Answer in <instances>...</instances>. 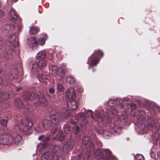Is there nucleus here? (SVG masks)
I'll list each match as a JSON object with an SVG mask.
<instances>
[{
  "instance_id": "f257e3e1",
  "label": "nucleus",
  "mask_w": 160,
  "mask_h": 160,
  "mask_svg": "<svg viewBox=\"0 0 160 160\" xmlns=\"http://www.w3.org/2000/svg\"><path fill=\"white\" fill-rule=\"evenodd\" d=\"M32 125L31 120L28 119L25 121H21L14 127V129L18 133L26 134L30 130Z\"/></svg>"
},
{
  "instance_id": "f03ea898",
  "label": "nucleus",
  "mask_w": 160,
  "mask_h": 160,
  "mask_svg": "<svg viewBox=\"0 0 160 160\" xmlns=\"http://www.w3.org/2000/svg\"><path fill=\"white\" fill-rule=\"evenodd\" d=\"M103 55V52L99 49L95 50V53H93L88 58V63L93 66L96 65L99 62V58H101Z\"/></svg>"
},
{
  "instance_id": "7ed1b4c3",
  "label": "nucleus",
  "mask_w": 160,
  "mask_h": 160,
  "mask_svg": "<svg viewBox=\"0 0 160 160\" xmlns=\"http://www.w3.org/2000/svg\"><path fill=\"white\" fill-rule=\"evenodd\" d=\"M50 119L52 122L54 124H59L62 121V117L60 111L55 109H52L50 115Z\"/></svg>"
},
{
  "instance_id": "20e7f679",
  "label": "nucleus",
  "mask_w": 160,
  "mask_h": 160,
  "mask_svg": "<svg viewBox=\"0 0 160 160\" xmlns=\"http://www.w3.org/2000/svg\"><path fill=\"white\" fill-rule=\"evenodd\" d=\"M13 142L12 136L6 133L0 134V149H2L3 145H9L12 144Z\"/></svg>"
},
{
  "instance_id": "39448f33",
  "label": "nucleus",
  "mask_w": 160,
  "mask_h": 160,
  "mask_svg": "<svg viewBox=\"0 0 160 160\" xmlns=\"http://www.w3.org/2000/svg\"><path fill=\"white\" fill-rule=\"evenodd\" d=\"M16 36L14 34H12L9 36L8 38V45L9 49L8 48L7 49H9L10 50H12L14 49L15 47L18 45V43L17 41H16Z\"/></svg>"
},
{
  "instance_id": "423d86ee",
  "label": "nucleus",
  "mask_w": 160,
  "mask_h": 160,
  "mask_svg": "<svg viewBox=\"0 0 160 160\" xmlns=\"http://www.w3.org/2000/svg\"><path fill=\"white\" fill-rule=\"evenodd\" d=\"M102 158L97 160H117L111 155V153L109 150L107 149L102 150L100 153Z\"/></svg>"
},
{
  "instance_id": "0eeeda50",
  "label": "nucleus",
  "mask_w": 160,
  "mask_h": 160,
  "mask_svg": "<svg viewBox=\"0 0 160 160\" xmlns=\"http://www.w3.org/2000/svg\"><path fill=\"white\" fill-rule=\"evenodd\" d=\"M83 111V112L79 113L78 116H75L74 117V119L71 122L72 124L77 122L79 119H80L82 121V125H84L87 123V121L85 116L84 112H85V109H84Z\"/></svg>"
},
{
  "instance_id": "6e6552de",
  "label": "nucleus",
  "mask_w": 160,
  "mask_h": 160,
  "mask_svg": "<svg viewBox=\"0 0 160 160\" xmlns=\"http://www.w3.org/2000/svg\"><path fill=\"white\" fill-rule=\"evenodd\" d=\"M51 69L53 74L56 76L57 78L59 77L58 79H61L64 77L65 72L63 69H61L60 70L58 68L56 67H52Z\"/></svg>"
},
{
  "instance_id": "1a4fd4ad",
  "label": "nucleus",
  "mask_w": 160,
  "mask_h": 160,
  "mask_svg": "<svg viewBox=\"0 0 160 160\" xmlns=\"http://www.w3.org/2000/svg\"><path fill=\"white\" fill-rule=\"evenodd\" d=\"M86 113L88 115H90L91 118L93 120H97V122L98 123H102L103 120V118L100 112H98L96 113L95 117L93 116V112L91 110H87Z\"/></svg>"
},
{
  "instance_id": "9d476101",
  "label": "nucleus",
  "mask_w": 160,
  "mask_h": 160,
  "mask_svg": "<svg viewBox=\"0 0 160 160\" xmlns=\"http://www.w3.org/2000/svg\"><path fill=\"white\" fill-rule=\"evenodd\" d=\"M40 95L37 94L38 97V100L34 103V105L37 107L40 104L42 106H46L48 103L47 100L42 94L40 93Z\"/></svg>"
},
{
  "instance_id": "9b49d317",
  "label": "nucleus",
  "mask_w": 160,
  "mask_h": 160,
  "mask_svg": "<svg viewBox=\"0 0 160 160\" xmlns=\"http://www.w3.org/2000/svg\"><path fill=\"white\" fill-rule=\"evenodd\" d=\"M51 134L53 135L56 132L57 133L56 137H55V139H57L58 140L62 141L64 138V136L62 132L60 130H58L57 128H55L51 130L50 131Z\"/></svg>"
},
{
  "instance_id": "f8f14e48",
  "label": "nucleus",
  "mask_w": 160,
  "mask_h": 160,
  "mask_svg": "<svg viewBox=\"0 0 160 160\" xmlns=\"http://www.w3.org/2000/svg\"><path fill=\"white\" fill-rule=\"evenodd\" d=\"M27 44L30 47L32 48V50L37 47V41L36 39L34 38H28Z\"/></svg>"
},
{
  "instance_id": "ddd939ff",
  "label": "nucleus",
  "mask_w": 160,
  "mask_h": 160,
  "mask_svg": "<svg viewBox=\"0 0 160 160\" xmlns=\"http://www.w3.org/2000/svg\"><path fill=\"white\" fill-rule=\"evenodd\" d=\"M67 107L70 110L76 109L78 106V101L74 99H72L68 102L67 103Z\"/></svg>"
},
{
  "instance_id": "4468645a",
  "label": "nucleus",
  "mask_w": 160,
  "mask_h": 160,
  "mask_svg": "<svg viewBox=\"0 0 160 160\" xmlns=\"http://www.w3.org/2000/svg\"><path fill=\"white\" fill-rule=\"evenodd\" d=\"M66 96L69 99H74L75 98L76 94L74 89L72 88H69L67 91Z\"/></svg>"
},
{
  "instance_id": "2eb2a0df",
  "label": "nucleus",
  "mask_w": 160,
  "mask_h": 160,
  "mask_svg": "<svg viewBox=\"0 0 160 160\" xmlns=\"http://www.w3.org/2000/svg\"><path fill=\"white\" fill-rule=\"evenodd\" d=\"M14 104L16 107L18 108H22L23 107L25 109H27L29 108V106H24V105L22 101L20 99H17L15 100Z\"/></svg>"
},
{
  "instance_id": "dca6fc26",
  "label": "nucleus",
  "mask_w": 160,
  "mask_h": 160,
  "mask_svg": "<svg viewBox=\"0 0 160 160\" xmlns=\"http://www.w3.org/2000/svg\"><path fill=\"white\" fill-rule=\"evenodd\" d=\"M10 75L8 77H7V75L4 76L5 79H6L7 80H8L9 79L11 78H16L17 77V75L18 74V72L16 70L14 69L10 71Z\"/></svg>"
},
{
  "instance_id": "f3484780",
  "label": "nucleus",
  "mask_w": 160,
  "mask_h": 160,
  "mask_svg": "<svg viewBox=\"0 0 160 160\" xmlns=\"http://www.w3.org/2000/svg\"><path fill=\"white\" fill-rule=\"evenodd\" d=\"M106 112L108 115V117L112 118L116 114L117 110L114 107H111L110 109L107 110Z\"/></svg>"
},
{
  "instance_id": "a211bd4d",
  "label": "nucleus",
  "mask_w": 160,
  "mask_h": 160,
  "mask_svg": "<svg viewBox=\"0 0 160 160\" xmlns=\"http://www.w3.org/2000/svg\"><path fill=\"white\" fill-rule=\"evenodd\" d=\"M51 122L49 120L44 119L42 123L43 128L46 130L49 129L51 126Z\"/></svg>"
},
{
  "instance_id": "6ab92c4d",
  "label": "nucleus",
  "mask_w": 160,
  "mask_h": 160,
  "mask_svg": "<svg viewBox=\"0 0 160 160\" xmlns=\"http://www.w3.org/2000/svg\"><path fill=\"white\" fill-rule=\"evenodd\" d=\"M15 144L17 145H21L23 143L21 136L19 135H17L14 138Z\"/></svg>"
},
{
  "instance_id": "aec40b11",
  "label": "nucleus",
  "mask_w": 160,
  "mask_h": 160,
  "mask_svg": "<svg viewBox=\"0 0 160 160\" xmlns=\"http://www.w3.org/2000/svg\"><path fill=\"white\" fill-rule=\"evenodd\" d=\"M6 32L13 31L14 29V25L12 24H6L4 28Z\"/></svg>"
},
{
  "instance_id": "412c9836",
  "label": "nucleus",
  "mask_w": 160,
  "mask_h": 160,
  "mask_svg": "<svg viewBox=\"0 0 160 160\" xmlns=\"http://www.w3.org/2000/svg\"><path fill=\"white\" fill-rule=\"evenodd\" d=\"M2 57L6 60H8L12 58V55L11 53L8 52L7 50L4 51L2 52Z\"/></svg>"
},
{
  "instance_id": "4be33fe9",
  "label": "nucleus",
  "mask_w": 160,
  "mask_h": 160,
  "mask_svg": "<svg viewBox=\"0 0 160 160\" xmlns=\"http://www.w3.org/2000/svg\"><path fill=\"white\" fill-rule=\"evenodd\" d=\"M10 15L12 19L16 20L18 17V15L16 11L13 9H11L10 12Z\"/></svg>"
},
{
  "instance_id": "5701e85b",
  "label": "nucleus",
  "mask_w": 160,
  "mask_h": 160,
  "mask_svg": "<svg viewBox=\"0 0 160 160\" xmlns=\"http://www.w3.org/2000/svg\"><path fill=\"white\" fill-rule=\"evenodd\" d=\"M46 65V61L44 60H39L37 63V67L40 69H42Z\"/></svg>"
},
{
  "instance_id": "b1692460",
  "label": "nucleus",
  "mask_w": 160,
  "mask_h": 160,
  "mask_svg": "<svg viewBox=\"0 0 160 160\" xmlns=\"http://www.w3.org/2000/svg\"><path fill=\"white\" fill-rule=\"evenodd\" d=\"M46 53L44 50H42L39 52L37 54V57L42 58H44L46 57Z\"/></svg>"
},
{
  "instance_id": "393cba45",
  "label": "nucleus",
  "mask_w": 160,
  "mask_h": 160,
  "mask_svg": "<svg viewBox=\"0 0 160 160\" xmlns=\"http://www.w3.org/2000/svg\"><path fill=\"white\" fill-rule=\"evenodd\" d=\"M35 97V95L34 93H28L26 96L25 100L28 101V100H32Z\"/></svg>"
},
{
  "instance_id": "a878e982",
  "label": "nucleus",
  "mask_w": 160,
  "mask_h": 160,
  "mask_svg": "<svg viewBox=\"0 0 160 160\" xmlns=\"http://www.w3.org/2000/svg\"><path fill=\"white\" fill-rule=\"evenodd\" d=\"M47 38V36L46 34H44V38H41L38 40V43L41 46H42L45 43V40Z\"/></svg>"
},
{
  "instance_id": "bb28decb",
  "label": "nucleus",
  "mask_w": 160,
  "mask_h": 160,
  "mask_svg": "<svg viewBox=\"0 0 160 160\" xmlns=\"http://www.w3.org/2000/svg\"><path fill=\"white\" fill-rule=\"evenodd\" d=\"M66 81L68 83L72 84L75 82V80L73 77L69 76L66 78Z\"/></svg>"
},
{
  "instance_id": "cd10ccee",
  "label": "nucleus",
  "mask_w": 160,
  "mask_h": 160,
  "mask_svg": "<svg viewBox=\"0 0 160 160\" xmlns=\"http://www.w3.org/2000/svg\"><path fill=\"white\" fill-rule=\"evenodd\" d=\"M62 115L64 118H66L69 116V113L66 109L64 108L62 109Z\"/></svg>"
},
{
  "instance_id": "c85d7f7f",
  "label": "nucleus",
  "mask_w": 160,
  "mask_h": 160,
  "mask_svg": "<svg viewBox=\"0 0 160 160\" xmlns=\"http://www.w3.org/2000/svg\"><path fill=\"white\" fill-rule=\"evenodd\" d=\"M89 140V138L88 136H87L85 137L83 139L82 141V144L84 146L87 145V144H88V142Z\"/></svg>"
},
{
  "instance_id": "c756f323",
  "label": "nucleus",
  "mask_w": 160,
  "mask_h": 160,
  "mask_svg": "<svg viewBox=\"0 0 160 160\" xmlns=\"http://www.w3.org/2000/svg\"><path fill=\"white\" fill-rule=\"evenodd\" d=\"M29 32L30 34H34L37 33L38 32L35 28L32 27L30 28Z\"/></svg>"
},
{
  "instance_id": "7c9ffc66",
  "label": "nucleus",
  "mask_w": 160,
  "mask_h": 160,
  "mask_svg": "<svg viewBox=\"0 0 160 160\" xmlns=\"http://www.w3.org/2000/svg\"><path fill=\"white\" fill-rule=\"evenodd\" d=\"M128 119L127 115L126 113H125V114L122 115L120 117V120L122 122H123L124 123Z\"/></svg>"
},
{
  "instance_id": "2f4dec72",
  "label": "nucleus",
  "mask_w": 160,
  "mask_h": 160,
  "mask_svg": "<svg viewBox=\"0 0 160 160\" xmlns=\"http://www.w3.org/2000/svg\"><path fill=\"white\" fill-rule=\"evenodd\" d=\"M121 128L119 126H116L114 128V131L116 133L120 134L121 132Z\"/></svg>"
},
{
  "instance_id": "473e14b6",
  "label": "nucleus",
  "mask_w": 160,
  "mask_h": 160,
  "mask_svg": "<svg viewBox=\"0 0 160 160\" xmlns=\"http://www.w3.org/2000/svg\"><path fill=\"white\" fill-rule=\"evenodd\" d=\"M50 155V152H46L42 156V159H43V158H44L45 159H48L49 158Z\"/></svg>"
},
{
  "instance_id": "72a5a7b5",
  "label": "nucleus",
  "mask_w": 160,
  "mask_h": 160,
  "mask_svg": "<svg viewBox=\"0 0 160 160\" xmlns=\"http://www.w3.org/2000/svg\"><path fill=\"white\" fill-rule=\"evenodd\" d=\"M88 143L89 144V146L88 147L87 146V148L89 149L90 151H93L94 148V144L91 142H89Z\"/></svg>"
},
{
  "instance_id": "f704fd0d",
  "label": "nucleus",
  "mask_w": 160,
  "mask_h": 160,
  "mask_svg": "<svg viewBox=\"0 0 160 160\" xmlns=\"http://www.w3.org/2000/svg\"><path fill=\"white\" fill-rule=\"evenodd\" d=\"M136 160H144V158L143 155L140 154H138L135 157Z\"/></svg>"
},
{
  "instance_id": "c9c22d12",
  "label": "nucleus",
  "mask_w": 160,
  "mask_h": 160,
  "mask_svg": "<svg viewBox=\"0 0 160 160\" xmlns=\"http://www.w3.org/2000/svg\"><path fill=\"white\" fill-rule=\"evenodd\" d=\"M57 88L58 90L60 92H63L64 90V88L62 85L59 84L57 85Z\"/></svg>"
},
{
  "instance_id": "e433bc0d",
  "label": "nucleus",
  "mask_w": 160,
  "mask_h": 160,
  "mask_svg": "<svg viewBox=\"0 0 160 160\" xmlns=\"http://www.w3.org/2000/svg\"><path fill=\"white\" fill-rule=\"evenodd\" d=\"M72 128L73 130H75L74 133L75 134H78L79 132V127L78 126H75L74 127H73Z\"/></svg>"
},
{
  "instance_id": "4c0bfd02",
  "label": "nucleus",
  "mask_w": 160,
  "mask_h": 160,
  "mask_svg": "<svg viewBox=\"0 0 160 160\" xmlns=\"http://www.w3.org/2000/svg\"><path fill=\"white\" fill-rule=\"evenodd\" d=\"M111 134V133L109 132L107 130L104 131L103 135L106 138H108V137L110 136Z\"/></svg>"
},
{
  "instance_id": "58836bf2",
  "label": "nucleus",
  "mask_w": 160,
  "mask_h": 160,
  "mask_svg": "<svg viewBox=\"0 0 160 160\" xmlns=\"http://www.w3.org/2000/svg\"><path fill=\"white\" fill-rule=\"evenodd\" d=\"M131 113L134 115L137 116L139 113V111L137 109L132 110L131 111Z\"/></svg>"
},
{
  "instance_id": "ea45409f",
  "label": "nucleus",
  "mask_w": 160,
  "mask_h": 160,
  "mask_svg": "<svg viewBox=\"0 0 160 160\" xmlns=\"http://www.w3.org/2000/svg\"><path fill=\"white\" fill-rule=\"evenodd\" d=\"M64 131L67 134H69L70 132V128L68 126L66 125L64 127Z\"/></svg>"
},
{
  "instance_id": "a19ab883",
  "label": "nucleus",
  "mask_w": 160,
  "mask_h": 160,
  "mask_svg": "<svg viewBox=\"0 0 160 160\" xmlns=\"http://www.w3.org/2000/svg\"><path fill=\"white\" fill-rule=\"evenodd\" d=\"M155 125V122L153 120H151V122L148 123V128H152Z\"/></svg>"
},
{
  "instance_id": "79ce46f5",
  "label": "nucleus",
  "mask_w": 160,
  "mask_h": 160,
  "mask_svg": "<svg viewBox=\"0 0 160 160\" xmlns=\"http://www.w3.org/2000/svg\"><path fill=\"white\" fill-rule=\"evenodd\" d=\"M7 120L3 119L1 120L0 122L2 126L5 127L7 126Z\"/></svg>"
},
{
  "instance_id": "37998d69",
  "label": "nucleus",
  "mask_w": 160,
  "mask_h": 160,
  "mask_svg": "<svg viewBox=\"0 0 160 160\" xmlns=\"http://www.w3.org/2000/svg\"><path fill=\"white\" fill-rule=\"evenodd\" d=\"M96 131L97 133L98 134H103V132H104L103 129L100 128H97L96 130Z\"/></svg>"
},
{
  "instance_id": "c03bdc74",
  "label": "nucleus",
  "mask_w": 160,
  "mask_h": 160,
  "mask_svg": "<svg viewBox=\"0 0 160 160\" xmlns=\"http://www.w3.org/2000/svg\"><path fill=\"white\" fill-rule=\"evenodd\" d=\"M115 101L112 99H110L108 102V104L110 106H113L114 104Z\"/></svg>"
},
{
  "instance_id": "a18cd8bd",
  "label": "nucleus",
  "mask_w": 160,
  "mask_h": 160,
  "mask_svg": "<svg viewBox=\"0 0 160 160\" xmlns=\"http://www.w3.org/2000/svg\"><path fill=\"white\" fill-rule=\"evenodd\" d=\"M46 142H45V143L43 142V145H42V144H40L39 145V147H41L40 149L42 150V149H44L46 147Z\"/></svg>"
},
{
  "instance_id": "49530a36",
  "label": "nucleus",
  "mask_w": 160,
  "mask_h": 160,
  "mask_svg": "<svg viewBox=\"0 0 160 160\" xmlns=\"http://www.w3.org/2000/svg\"><path fill=\"white\" fill-rule=\"evenodd\" d=\"M128 101L126 99H125L122 102V108H123V107L124 105H127L128 104Z\"/></svg>"
},
{
  "instance_id": "de8ad7c7",
  "label": "nucleus",
  "mask_w": 160,
  "mask_h": 160,
  "mask_svg": "<svg viewBox=\"0 0 160 160\" xmlns=\"http://www.w3.org/2000/svg\"><path fill=\"white\" fill-rule=\"evenodd\" d=\"M49 92L51 94L55 92V89L52 88H50L49 89Z\"/></svg>"
},
{
  "instance_id": "09e8293b",
  "label": "nucleus",
  "mask_w": 160,
  "mask_h": 160,
  "mask_svg": "<svg viewBox=\"0 0 160 160\" xmlns=\"http://www.w3.org/2000/svg\"><path fill=\"white\" fill-rule=\"evenodd\" d=\"M154 110V112L155 113H156L159 111V109L158 107L155 106L154 108V110Z\"/></svg>"
},
{
  "instance_id": "8fccbe9b",
  "label": "nucleus",
  "mask_w": 160,
  "mask_h": 160,
  "mask_svg": "<svg viewBox=\"0 0 160 160\" xmlns=\"http://www.w3.org/2000/svg\"><path fill=\"white\" fill-rule=\"evenodd\" d=\"M4 14L3 12L0 9V17L2 18L3 16H4Z\"/></svg>"
},
{
  "instance_id": "3c124183",
  "label": "nucleus",
  "mask_w": 160,
  "mask_h": 160,
  "mask_svg": "<svg viewBox=\"0 0 160 160\" xmlns=\"http://www.w3.org/2000/svg\"><path fill=\"white\" fill-rule=\"evenodd\" d=\"M59 155V152H58V151H56L54 152L53 153V157H55L56 156V157H58Z\"/></svg>"
},
{
  "instance_id": "603ef678",
  "label": "nucleus",
  "mask_w": 160,
  "mask_h": 160,
  "mask_svg": "<svg viewBox=\"0 0 160 160\" xmlns=\"http://www.w3.org/2000/svg\"><path fill=\"white\" fill-rule=\"evenodd\" d=\"M131 109H134L135 108H136V106L135 104L133 103L131 104Z\"/></svg>"
},
{
  "instance_id": "864d4df0",
  "label": "nucleus",
  "mask_w": 160,
  "mask_h": 160,
  "mask_svg": "<svg viewBox=\"0 0 160 160\" xmlns=\"http://www.w3.org/2000/svg\"><path fill=\"white\" fill-rule=\"evenodd\" d=\"M4 45V43L3 42L2 40H0V48H2Z\"/></svg>"
},
{
  "instance_id": "5fc2aeb1",
  "label": "nucleus",
  "mask_w": 160,
  "mask_h": 160,
  "mask_svg": "<svg viewBox=\"0 0 160 160\" xmlns=\"http://www.w3.org/2000/svg\"><path fill=\"white\" fill-rule=\"evenodd\" d=\"M15 91H13V92H12V91H11V93H10L9 94V95L10 96H11V97H13V96L15 95H16V93L15 92H14Z\"/></svg>"
},
{
  "instance_id": "6e6d98bb",
  "label": "nucleus",
  "mask_w": 160,
  "mask_h": 160,
  "mask_svg": "<svg viewBox=\"0 0 160 160\" xmlns=\"http://www.w3.org/2000/svg\"><path fill=\"white\" fill-rule=\"evenodd\" d=\"M97 143L98 144V145L99 147H101L102 146V143L100 141L97 140Z\"/></svg>"
},
{
  "instance_id": "4d7b16f0",
  "label": "nucleus",
  "mask_w": 160,
  "mask_h": 160,
  "mask_svg": "<svg viewBox=\"0 0 160 160\" xmlns=\"http://www.w3.org/2000/svg\"><path fill=\"white\" fill-rule=\"evenodd\" d=\"M44 135H42L39 136L38 138V139L39 140H41L43 138Z\"/></svg>"
},
{
  "instance_id": "13d9d810",
  "label": "nucleus",
  "mask_w": 160,
  "mask_h": 160,
  "mask_svg": "<svg viewBox=\"0 0 160 160\" xmlns=\"http://www.w3.org/2000/svg\"><path fill=\"white\" fill-rule=\"evenodd\" d=\"M82 154L81 153H80L78 155V157H77L78 160H79L80 159V157L82 156Z\"/></svg>"
},
{
  "instance_id": "bf43d9fd",
  "label": "nucleus",
  "mask_w": 160,
  "mask_h": 160,
  "mask_svg": "<svg viewBox=\"0 0 160 160\" xmlns=\"http://www.w3.org/2000/svg\"><path fill=\"white\" fill-rule=\"evenodd\" d=\"M34 129L35 131H37V132H40V131L39 130V128H36L34 127Z\"/></svg>"
},
{
  "instance_id": "052dcab7",
  "label": "nucleus",
  "mask_w": 160,
  "mask_h": 160,
  "mask_svg": "<svg viewBox=\"0 0 160 160\" xmlns=\"http://www.w3.org/2000/svg\"><path fill=\"white\" fill-rule=\"evenodd\" d=\"M34 64H32V67H30V68L31 70L32 69L34 68Z\"/></svg>"
},
{
  "instance_id": "680f3d73",
  "label": "nucleus",
  "mask_w": 160,
  "mask_h": 160,
  "mask_svg": "<svg viewBox=\"0 0 160 160\" xmlns=\"http://www.w3.org/2000/svg\"><path fill=\"white\" fill-rule=\"evenodd\" d=\"M21 89V88H17L16 89V91H17V92H18Z\"/></svg>"
},
{
  "instance_id": "e2e57ef3",
  "label": "nucleus",
  "mask_w": 160,
  "mask_h": 160,
  "mask_svg": "<svg viewBox=\"0 0 160 160\" xmlns=\"http://www.w3.org/2000/svg\"><path fill=\"white\" fill-rule=\"evenodd\" d=\"M1 107L2 108H7L6 106L4 107V104H2V105L1 106Z\"/></svg>"
},
{
  "instance_id": "0e129e2a",
  "label": "nucleus",
  "mask_w": 160,
  "mask_h": 160,
  "mask_svg": "<svg viewBox=\"0 0 160 160\" xmlns=\"http://www.w3.org/2000/svg\"><path fill=\"white\" fill-rule=\"evenodd\" d=\"M12 1L13 2H15L18 1V0H12Z\"/></svg>"
},
{
  "instance_id": "69168bd1",
  "label": "nucleus",
  "mask_w": 160,
  "mask_h": 160,
  "mask_svg": "<svg viewBox=\"0 0 160 160\" xmlns=\"http://www.w3.org/2000/svg\"><path fill=\"white\" fill-rule=\"evenodd\" d=\"M2 71V69L0 68V74L1 73Z\"/></svg>"
},
{
  "instance_id": "338daca9",
  "label": "nucleus",
  "mask_w": 160,
  "mask_h": 160,
  "mask_svg": "<svg viewBox=\"0 0 160 160\" xmlns=\"http://www.w3.org/2000/svg\"><path fill=\"white\" fill-rule=\"evenodd\" d=\"M4 97V95H3L2 97H0V98H3Z\"/></svg>"
},
{
  "instance_id": "774afa93",
  "label": "nucleus",
  "mask_w": 160,
  "mask_h": 160,
  "mask_svg": "<svg viewBox=\"0 0 160 160\" xmlns=\"http://www.w3.org/2000/svg\"><path fill=\"white\" fill-rule=\"evenodd\" d=\"M118 101H119V99H117L116 100V102H118Z\"/></svg>"
}]
</instances>
